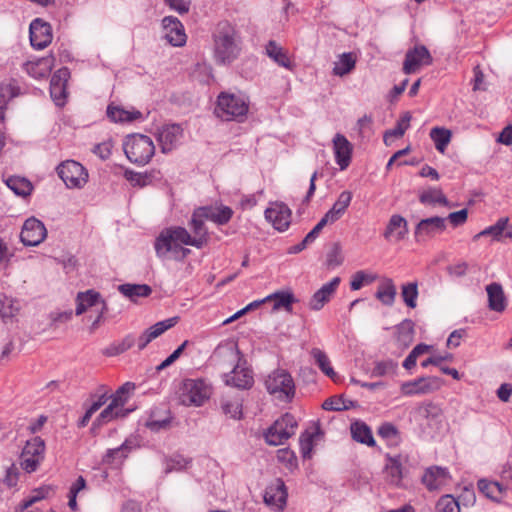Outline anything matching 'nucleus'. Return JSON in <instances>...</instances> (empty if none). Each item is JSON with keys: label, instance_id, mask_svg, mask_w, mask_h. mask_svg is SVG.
Instances as JSON below:
<instances>
[{"label": "nucleus", "instance_id": "obj_1", "mask_svg": "<svg viewBox=\"0 0 512 512\" xmlns=\"http://www.w3.org/2000/svg\"><path fill=\"white\" fill-rule=\"evenodd\" d=\"M213 58L218 65H231L237 60L243 48V38L237 26L228 20H220L212 33Z\"/></svg>", "mask_w": 512, "mask_h": 512}, {"label": "nucleus", "instance_id": "obj_2", "mask_svg": "<svg viewBox=\"0 0 512 512\" xmlns=\"http://www.w3.org/2000/svg\"><path fill=\"white\" fill-rule=\"evenodd\" d=\"M213 359L218 364L236 363L231 372L224 374L226 385L238 389H250L253 386V372L240 364L242 354L236 343L219 344L213 352Z\"/></svg>", "mask_w": 512, "mask_h": 512}, {"label": "nucleus", "instance_id": "obj_3", "mask_svg": "<svg viewBox=\"0 0 512 512\" xmlns=\"http://www.w3.org/2000/svg\"><path fill=\"white\" fill-rule=\"evenodd\" d=\"M249 109V102L241 95L221 92L216 101L214 114L224 121H243Z\"/></svg>", "mask_w": 512, "mask_h": 512}, {"label": "nucleus", "instance_id": "obj_4", "mask_svg": "<svg viewBox=\"0 0 512 512\" xmlns=\"http://www.w3.org/2000/svg\"><path fill=\"white\" fill-rule=\"evenodd\" d=\"M123 150L128 160L136 165H146L155 153V146L149 136L135 134L127 137Z\"/></svg>", "mask_w": 512, "mask_h": 512}, {"label": "nucleus", "instance_id": "obj_5", "mask_svg": "<svg viewBox=\"0 0 512 512\" xmlns=\"http://www.w3.org/2000/svg\"><path fill=\"white\" fill-rule=\"evenodd\" d=\"M205 221L198 209H194L189 221V227L193 236L186 228L181 226H177L178 231L176 236L181 240L182 244L193 246L197 249L203 248L209 241V233L205 226Z\"/></svg>", "mask_w": 512, "mask_h": 512}, {"label": "nucleus", "instance_id": "obj_6", "mask_svg": "<svg viewBox=\"0 0 512 512\" xmlns=\"http://www.w3.org/2000/svg\"><path fill=\"white\" fill-rule=\"evenodd\" d=\"M267 391L279 398L291 400L295 395V383L291 374L284 369L272 371L265 380Z\"/></svg>", "mask_w": 512, "mask_h": 512}, {"label": "nucleus", "instance_id": "obj_7", "mask_svg": "<svg viewBox=\"0 0 512 512\" xmlns=\"http://www.w3.org/2000/svg\"><path fill=\"white\" fill-rule=\"evenodd\" d=\"M297 421L290 413H285L277 419L265 433V440L269 445L278 446L295 434Z\"/></svg>", "mask_w": 512, "mask_h": 512}, {"label": "nucleus", "instance_id": "obj_8", "mask_svg": "<svg viewBox=\"0 0 512 512\" xmlns=\"http://www.w3.org/2000/svg\"><path fill=\"white\" fill-rule=\"evenodd\" d=\"M177 231V226H173L160 232L154 243L155 252L159 258H167L171 254L176 260V256H180L183 244L176 236Z\"/></svg>", "mask_w": 512, "mask_h": 512}, {"label": "nucleus", "instance_id": "obj_9", "mask_svg": "<svg viewBox=\"0 0 512 512\" xmlns=\"http://www.w3.org/2000/svg\"><path fill=\"white\" fill-rule=\"evenodd\" d=\"M57 174L68 188H81L88 181V172L74 160H66L57 166Z\"/></svg>", "mask_w": 512, "mask_h": 512}, {"label": "nucleus", "instance_id": "obj_10", "mask_svg": "<svg viewBox=\"0 0 512 512\" xmlns=\"http://www.w3.org/2000/svg\"><path fill=\"white\" fill-rule=\"evenodd\" d=\"M45 442L36 436L26 442L20 455V465L28 473L36 471L44 459Z\"/></svg>", "mask_w": 512, "mask_h": 512}, {"label": "nucleus", "instance_id": "obj_11", "mask_svg": "<svg viewBox=\"0 0 512 512\" xmlns=\"http://www.w3.org/2000/svg\"><path fill=\"white\" fill-rule=\"evenodd\" d=\"M208 385L202 379H186L183 381L181 399L185 405L201 406L209 398Z\"/></svg>", "mask_w": 512, "mask_h": 512}, {"label": "nucleus", "instance_id": "obj_12", "mask_svg": "<svg viewBox=\"0 0 512 512\" xmlns=\"http://www.w3.org/2000/svg\"><path fill=\"white\" fill-rule=\"evenodd\" d=\"M433 57L424 45H416L405 54L403 72L405 74L415 73L422 65H431Z\"/></svg>", "mask_w": 512, "mask_h": 512}, {"label": "nucleus", "instance_id": "obj_13", "mask_svg": "<svg viewBox=\"0 0 512 512\" xmlns=\"http://www.w3.org/2000/svg\"><path fill=\"white\" fill-rule=\"evenodd\" d=\"M446 229V218L433 216L422 219L415 227L416 242H425Z\"/></svg>", "mask_w": 512, "mask_h": 512}, {"label": "nucleus", "instance_id": "obj_14", "mask_svg": "<svg viewBox=\"0 0 512 512\" xmlns=\"http://www.w3.org/2000/svg\"><path fill=\"white\" fill-rule=\"evenodd\" d=\"M47 236V230L44 224L34 218H28L22 227L20 233L21 242L25 246H37L44 241Z\"/></svg>", "mask_w": 512, "mask_h": 512}, {"label": "nucleus", "instance_id": "obj_15", "mask_svg": "<svg viewBox=\"0 0 512 512\" xmlns=\"http://www.w3.org/2000/svg\"><path fill=\"white\" fill-rule=\"evenodd\" d=\"M442 381L438 377H419L413 381L401 385V392L404 395H424L440 389Z\"/></svg>", "mask_w": 512, "mask_h": 512}, {"label": "nucleus", "instance_id": "obj_16", "mask_svg": "<svg viewBox=\"0 0 512 512\" xmlns=\"http://www.w3.org/2000/svg\"><path fill=\"white\" fill-rule=\"evenodd\" d=\"M29 30L30 43L34 48L42 50L52 42V27L41 18L34 19L30 24Z\"/></svg>", "mask_w": 512, "mask_h": 512}, {"label": "nucleus", "instance_id": "obj_17", "mask_svg": "<svg viewBox=\"0 0 512 512\" xmlns=\"http://www.w3.org/2000/svg\"><path fill=\"white\" fill-rule=\"evenodd\" d=\"M291 215L290 208L282 202H276L265 210L266 220L280 232L287 230L290 226Z\"/></svg>", "mask_w": 512, "mask_h": 512}, {"label": "nucleus", "instance_id": "obj_18", "mask_svg": "<svg viewBox=\"0 0 512 512\" xmlns=\"http://www.w3.org/2000/svg\"><path fill=\"white\" fill-rule=\"evenodd\" d=\"M128 413V409L119 407L116 400H111L107 407L103 409L93 421L90 428V433L93 436L98 435L99 430L103 425L108 424L115 419L124 418L128 415Z\"/></svg>", "mask_w": 512, "mask_h": 512}, {"label": "nucleus", "instance_id": "obj_19", "mask_svg": "<svg viewBox=\"0 0 512 512\" xmlns=\"http://www.w3.org/2000/svg\"><path fill=\"white\" fill-rule=\"evenodd\" d=\"M70 78V70L62 67L54 72L50 80V95L56 105L62 106L66 99L67 82Z\"/></svg>", "mask_w": 512, "mask_h": 512}, {"label": "nucleus", "instance_id": "obj_20", "mask_svg": "<svg viewBox=\"0 0 512 512\" xmlns=\"http://www.w3.org/2000/svg\"><path fill=\"white\" fill-rule=\"evenodd\" d=\"M162 26L165 33V39L172 46L181 47L185 45L187 36L183 24L174 16H166L162 19Z\"/></svg>", "mask_w": 512, "mask_h": 512}, {"label": "nucleus", "instance_id": "obj_21", "mask_svg": "<svg viewBox=\"0 0 512 512\" xmlns=\"http://www.w3.org/2000/svg\"><path fill=\"white\" fill-rule=\"evenodd\" d=\"M178 322V317L168 318L166 320L157 322L151 327L147 328L137 339L136 343L138 349L141 351L154 339L162 335L165 331L175 326Z\"/></svg>", "mask_w": 512, "mask_h": 512}, {"label": "nucleus", "instance_id": "obj_22", "mask_svg": "<svg viewBox=\"0 0 512 512\" xmlns=\"http://www.w3.org/2000/svg\"><path fill=\"white\" fill-rule=\"evenodd\" d=\"M206 221H211L218 226L227 224L233 217L232 208L225 205H206L197 208Z\"/></svg>", "mask_w": 512, "mask_h": 512}, {"label": "nucleus", "instance_id": "obj_23", "mask_svg": "<svg viewBox=\"0 0 512 512\" xmlns=\"http://www.w3.org/2000/svg\"><path fill=\"white\" fill-rule=\"evenodd\" d=\"M340 282V277H334L330 282L324 284L320 289H318L310 299V309L314 311L321 310L324 305L331 300Z\"/></svg>", "mask_w": 512, "mask_h": 512}, {"label": "nucleus", "instance_id": "obj_24", "mask_svg": "<svg viewBox=\"0 0 512 512\" xmlns=\"http://www.w3.org/2000/svg\"><path fill=\"white\" fill-rule=\"evenodd\" d=\"M449 471L440 466L427 468L421 478L422 484L429 491L439 490L449 480Z\"/></svg>", "mask_w": 512, "mask_h": 512}, {"label": "nucleus", "instance_id": "obj_25", "mask_svg": "<svg viewBox=\"0 0 512 512\" xmlns=\"http://www.w3.org/2000/svg\"><path fill=\"white\" fill-rule=\"evenodd\" d=\"M333 149L336 163L341 170H345L351 162L352 144L344 135L337 133L333 139Z\"/></svg>", "mask_w": 512, "mask_h": 512}, {"label": "nucleus", "instance_id": "obj_26", "mask_svg": "<svg viewBox=\"0 0 512 512\" xmlns=\"http://www.w3.org/2000/svg\"><path fill=\"white\" fill-rule=\"evenodd\" d=\"M182 128L178 124L164 126L158 133V141L163 153L172 151L182 136Z\"/></svg>", "mask_w": 512, "mask_h": 512}, {"label": "nucleus", "instance_id": "obj_27", "mask_svg": "<svg viewBox=\"0 0 512 512\" xmlns=\"http://www.w3.org/2000/svg\"><path fill=\"white\" fill-rule=\"evenodd\" d=\"M407 233H408L407 220L399 214H393L388 221V224L383 233V236L387 240L394 237L396 239V241H401L406 237Z\"/></svg>", "mask_w": 512, "mask_h": 512}, {"label": "nucleus", "instance_id": "obj_28", "mask_svg": "<svg viewBox=\"0 0 512 512\" xmlns=\"http://www.w3.org/2000/svg\"><path fill=\"white\" fill-rule=\"evenodd\" d=\"M287 500V491L284 482L277 479L274 485L269 486L265 490L264 501L267 505L277 508H283Z\"/></svg>", "mask_w": 512, "mask_h": 512}, {"label": "nucleus", "instance_id": "obj_29", "mask_svg": "<svg viewBox=\"0 0 512 512\" xmlns=\"http://www.w3.org/2000/svg\"><path fill=\"white\" fill-rule=\"evenodd\" d=\"M488 307L495 312H503L507 307V299L501 284L493 282L486 287Z\"/></svg>", "mask_w": 512, "mask_h": 512}, {"label": "nucleus", "instance_id": "obj_30", "mask_svg": "<svg viewBox=\"0 0 512 512\" xmlns=\"http://www.w3.org/2000/svg\"><path fill=\"white\" fill-rule=\"evenodd\" d=\"M417 414L426 421L428 425L441 422L443 411L439 404L432 401H424L416 408Z\"/></svg>", "mask_w": 512, "mask_h": 512}, {"label": "nucleus", "instance_id": "obj_31", "mask_svg": "<svg viewBox=\"0 0 512 512\" xmlns=\"http://www.w3.org/2000/svg\"><path fill=\"white\" fill-rule=\"evenodd\" d=\"M106 114L107 117L115 123L132 122L142 118V113L138 110L128 111L114 105H108Z\"/></svg>", "mask_w": 512, "mask_h": 512}, {"label": "nucleus", "instance_id": "obj_32", "mask_svg": "<svg viewBox=\"0 0 512 512\" xmlns=\"http://www.w3.org/2000/svg\"><path fill=\"white\" fill-rule=\"evenodd\" d=\"M266 54L279 66L288 70L294 67L293 62L290 60L287 51L280 47L274 40H270L266 45Z\"/></svg>", "mask_w": 512, "mask_h": 512}, {"label": "nucleus", "instance_id": "obj_33", "mask_svg": "<svg viewBox=\"0 0 512 512\" xmlns=\"http://www.w3.org/2000/svg\"><path fill=\"white\" fill-rule=\"evenodd\" d=\"M353 440L369 447H374L376 442L370 427L362 421H356L350 427Z\"/></svg>", "mask_w": 512, "mask_h": 512}, {"label": "nucleus", "instance_id": "obj_34", "mask_svg": "<svg viewBox=\"0 0 512 512\" xmlns=\"http://www.w3.org/2000/svg\"><path fill=\"white\" fill-rule=\"evenodd\" d=\"M136 344V337L129 333L123 339L114 341L102 350V354L106 357H115L121 355L131 349Z\"/></svg>", "mask_w": 512, "mask_h": 512}, {"label": "nucleus", "instance_id": "obj_35", "mask_svg": "<svg viewBox=\"0 0 512 512\" xmlns=\"http://www.w3.org/2000/svg\"><path fill=\"white\" fill-rule=\"evenodd\" d=\"M101 295L99 292L90 289L85 292H79L76 297V315L83 314L89 307L95 306L101 303Z\"/></svg>", "mask_w": 512, "mask_h": 512}, {"label": "nucleus", "instance_id": "obj_36", "mask_svg": "<svg viewBox=\"0 0 512 512\" xmlns=\"http://www.w3.org/2000/svg\"><path fill=\"white\" fill-rule=\"evenodd\" d=\"M397 289L391 278H384L379 285L375 297L385 306H392L395 302Z\"/></svg>", "mask_w": 512, "mask_h": 512}, {"label": "nucleus", "instance_id": "obj_37", "mask_svg": "<svg viewBox=\"0 0 512 512\" xmlns=\"http://www.w3.org/2000/svg\"><path fill=\"white\" fill-rule=\"evenodd\" d=\"M411 319H404L396 326V340L400 347L407 348L413 342L415 329Z\"/></svg>", "mask_w": 512, "mask_h": 512}, {"label": "nucleus", "instance_id": "obj_38", "mask_svg": "<svg viewBox=\"0 0 512 512\" xmlns=\"http://www.w3.org/2000/svg\"><path fill=\"white\" fill-rule=\"evenodd\" d=\"M265 300L274 301L273 310L283 308L287 312H292V304L297 302L294 294L290 291H276L265 297Z\"/></svg>", "mask_w": 512, "mask_h": 512}, {"label": "nucleus", "instance_id": "obj_39", "mask_svg": "<svg viewBox=\"0 0 512 512\" xmlns=\"http://www.w3.org/2000/svg\"><path fill=\"white\" fill-rule=\"evenodd\" d=\"M118 290L131 301H136L138 297H148L152 293V288L147 284H121Z\"/></svg>", "mask_w": 512, "mask_h": 512}, {"label": "nucleus", "instance_id": "obj_40", "mask_svg": "<svg viewBox=\"0 0 512 512\" xmlns=\"http://www.w3.org/2000/svg\"><path fill=\"white\" fill-rule=\"evenodd\" d=\"M19 87L14 81L0 85V122L4 121L5 110L11 99L18 96Z\"/></svg>", "mask_w": 512, "mask_h": 512}, {"label": "nucleus", "instance_id": "obj_41", "mask_svg": "<svg viewBox=\"0 0 512 512\" xmlns=\"http://www.w3.org/2000/svg\"><path fill=\"white\" fill-rule=\"evenodd\" d=\"M478 490L487 498L493 501H499L502 497L503 487L500 483L480 479L477 483Z\"/></svg>", "mask_w": 512, "mask_h": 512}, {"label": "nucleus", "instance_id": "obj_42", "mask_svg": "<svg viewBox=\"0 0 512 512\" xmlns=\"http://www.w3.org/2000/svg\"><path fill=\"white\" fill-rule=\"evenodd\" d=\"M311 356L314 358L316 365L319 369L332 380L335 379L336 372L331 366V362L327 354L319 348H312L310 351Z\"/></svg>", "mask_w": 512, "mask_h": 512}, {"label": "nucleus", "instance_id": "obj_43", "mask_svg": "<svg viewBox=\"0 0 512 512\" xmlns=\"http://www.w3.org/2000/svg\"><path fill=\"white\" fill-rule=\"evenodd\" d=\"M24 70L35 79H42L49 75L50 65L46 59L28 61L24 64Z\"/></svg>", "mask_w": 512, "mask_h": 512}, {"label": "nucleus", "instance_id": "obj_44", "mask_svg": "<svg viewBox=\"0 0 512 512\" xmlns=\"http://www.w3.org/2000/svg\"><path fill=\"white\" fill-rule=\"evenodd\" d=\"M20 310L19 301L5 294H0V315L4 321L11 319Z\"/></svg>", "mask_w": 512, "mask_h": 512}, {"label": "nucleus", "instance_id": "obj_45", "mask_svg": "<svg viewBox=\"0 0 512 512\" xmlns=\"http://www.w3.org/2000/svg\"><path fill=\"white\" fill-rule=\"evenodd\" d=\"M5 182L6 185L18 196L26 197L30 195L33 190L31 182L26 178L11 176Z\"/></svg>", "mask_w": 512, "mask_h": 512}, {"label": "nucleus", "instance_id": "obj_46", "mask_svg": "<svg viewBox=\"0 0 512 512\" xmlns=\"http://www.w3.org/2000/svg\"><path fill=\"white\" fill-rule=\"evenodd\" d=\"M419 201L425 205H427V204H429V205L440 204L443 206L448 205V199L443 194V192L440 188H429V189L423 191L419 195Z\"/></svg>", "mask_w": 512, "mask_h": 512}, {"label": "nucleus", "instance_id": "obj_47", "mask_svg": "<svg viewBox=\"0 0 512 512\" xmlns=\"http://www.w3.org/2000/svg\"><path fill=\"white\" fill-rule=\"evenodd\" d=\"M377 434L391 446L398 445L401 440L399 430L390 422L382 423L377 430Z\"/></svg>", "mask_w": 512, "mask_h": 512}, {"label": "nucleus", "instance_id": "obj_48", "mask_svg": "<svg viewBox=\"0 0 512 512\" xmlns=\"http://www.w3.org/2000/svg\"><path fill=\"white\" fill-rule=\"evenodd\" d=\"M419 295L418 282H408L401 285V297L408 308L414 309L417 306Z\"/></svg>", "mask_w": 512, "mask_h": 512}, {"label": "nucleus", "instance_id": "obj_49", "mask_svg": "<svg viewBox=\"0 0 512 512\" xmlns=\"http://www.w3.org/2000/svg\"><path fill=\"white\" fill-rule=\"evenodd\" d=\"M410 112H404L400 119L397 121L393 129L387 130L384 134V142L387 143L389 138H401L410 126L411 121Z\"/></svg>", "mask_w": 512, "mask_h": 512}, {"label": "nucleus", "instance_id": "obj_50", "mask_svg": "<svg viewBox=\"0 0 512 512\" xmlns=\"http://www.w3.org/2000/svg\"><path fill=\"white\" fill-rule=\"evenodd\" d=\"M355 404L354 401L347 400L343 396H332L323 402L322 408L328 411H345L355 407Z\"/></svg>", "mask_w": 512, "mask_h": 512}, {"label": "nucleus", "instance_id": "obj_51", "mask_svg": "<svg viewBox=\"0 0 512 512\" xmlns=\"http://www.w3.org/2000/svg\"><path fill=\"white\" fill-rule=\"evenodd\" d=\"M430 137L436 149L443 153L451 140V132L446 128L434 127L430 130Z\"/></svg>", "mask_w": 512, "mask_h": 512}, {"label": "nucleus", "instance_id": "obj_52", "mask_svg": "<svg viewBox=\"0 0 512 512\" xmlns=\"http://www.w3.org/2000/svg\"><path fill=\"white\" fill-rule=\"evenodd\" d=\"M507 224L508 218H500L494 225H491L484 229L483 231L476 234L474 236V240H477L478 238L486 235L492 236L493 239L495 240H500L503 237L505 229L507 228Z\"/></svg>", "mask_w": 512, "mask_h": 512}, {"label": "nucleus", "instance_id": "obj_53", "mask_svg": "<svg viewBox=\"0 0 512 512\" xmlns=\"http://www.w3.org/2000/svg\"><path fill=\"white\" fill-rule=\"evenodd\" d=\"M352 200V193L350 191H343L340 193L338 199L333 204L332 208L328 210L332 215L339 220L345 213Z\"/></svg>", "mask_w": 512, "mask_h": 512}, {"label": "nucleus", "instance_id": "obj_54", "mask_svg": "<svg viewBox=\"0 0 512 512\" xmlns=\"http://www.w3.org/2000/svg\"><path fill=\"white\" fill-rule=\"evenodd\" d=\"M221 410L226 416L234 420H240L243 416L242 403L239 400L223 399Z\"/></svg>", "mask_w": 512, "mask_h": 512}, {"label": "nucleus", "instance_id": "obj_55", "mask_svg": "<svg viewBox=\"0 0 512 512\" xmlns=\"http://www.w3.org/2000/svg\"><path fill=\"white\" fill-rule=\"evenodd\" d=\"M355 58L352 53H343L340 56L339 62L335 63L333 73L338 76H343L352 71L355 67Z\"/></svg>", "mask_w": 512, "mask_h": 512}, {"label": "nucleus", "instance_id": "obj_56", "mask_svg": "<svg viewBox=\"0 0 512 512\" xmlns=\"http://www.w3.org/2000/svg\"><path fill=\"white\" fill-rule=\"evenodd\" d=\"M132 449V446L130 445V442L126 440L122 445H120L117 448L108 449L106 452V455L104 457V462L111 464L114 462L115 459H125L128 454L130 453Z\"/></svg>", "mask_w": 512, "mask_h": 512}, {"label": "nucleus", "instance_id": "obj_57", "mask_svg": "<svg viewBox=\"0 0 512 512\" xmlns=\"http://www.w3.org/2000/svg\"><path fill=\"white\" fill-rule=\"evenodd\" d=\"M191 458H185L180 454H176L166 459L165 473H171L173 471H182L188 467L191 463Z\"/></svg>", "mask_w": 512, "mask_h": 512}, {"label": "nucleus", "instance_id": "obj_58", "mask_svg": "<svg viewBox=\"0 0 512 512\" xmlns=\"http://www.w3.org/2000/svg\"><path fill=\"white\" fill-rule=\"evenodd\" d=\"M134 389V383L126 382L122 386H120L114 394L109 395L110 400H116L117 405L121 408H124L129 398L128 394L131 393Z\"/></svg>", "mask_w": 512, "mask_h": 512}, {"label": "nucleus", "instance_id": "obj_59", "mask_svg": "<svg viewBox=\"0 0 512 512\" xmlns=\"http://www.w3.org/2000/svg\"><path fill=\"white\" fill-rule=\"evenodd\" d=\"M344 261L342 255V248L340 243L335 242L332 244L330 251L326 255V266L328 268H336L340 266Z\"/></svg>", "mask_w": 512, "mask_h": 512}, {"label": "nucleus", "instance_id": "obj_60", "mask_svg": "<svg viewBox=\"0 0 512 512\" xmlns=\"http://www.w3.org/2000/svg\"><path fill=\"white\" fill-rule=\"evenodd\" d=\"M376 279L375 275L368 274L363 270L357 271L353 274L352 280L350 282V287L352 290H359L365 284H370L374 282Z\"/></svg>", "mask_w": 512, "mask_h": 512}, {"label": "nucleus", "instance_id": "obj_61", "mask_svg": "<svg viewBox=\"0 0 512 512\" xmlns=\"http://www.w3.org/2000/svg\"><path fill=\"white\" fill-rule=\"evenodd\" d=\"M439 512H460L458 501L452 495L442 496L436 505Z\"/></svg>", "mask_w": 512, "mask_h": 512}, {"label": "nucleus", "instance_id": "obj_62", "mask_svg": "<svg viewBox=\"0 0 512 512\" xmlns=\"http://www.w3.org/2000/svg\"><path fill=\"white\" fill-rule=\"evenodd\" d=\"M92 399H95L92 404L89 406V408L97 412L109 399V389L106 388V386L101 385L97 392L91 395Z\"/></svg>", "mask_w": 512, "mask_h": 512}, {"label": "nucleus", "instance_id": "obj_63", "mask_svg": "<svg viewBox=\"0 0 512 512\" xmlns=\"http://www.w3.org/2000/svg\"><path fill=\"white\" fill-rule=\"evenodd\" d=\"M397 363L393 360H385L377 362L372 370L374 376H384L387 374L395 373L397 369Z\"/></svg>", "mask_w": 512, "mask_h": 512}, {"label": "nucleus", "instance_id": "obj_64", "mask_svg": "<svg viewBox=\"0 0 512 512\" xmlns=\"http://www.w3.org/2000/svg\"><path fill=\"white\" fill-rule=\"evenodd\" d=\"M113 144L109 141H104L94 146L92 152L102 160H107L112 151Z\"/></svg>", "mask_w": 512, "mask_h": 512}]
</instances>
